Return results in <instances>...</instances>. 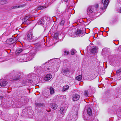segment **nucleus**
I'll list each match as a JSON object with an SVG mask.
<instances>
[{
	"instance_id": "1",
	"label": "nucleus",
	"mask_w": 121,
	"mask_h": 121,
	"mask_svg": "<svg viewBox=\"0 0 121 121\" xmlns=\"http://www.w3.org/2000/svg\"><path fill=\"white\" fill-rule=\"evenodd\" d=\"M35 55V53H34L30 52L26 55H25L23 56L22 58L23 59L22 60H21V59L20 60V61L22 62H25L27 61H30L32 60L34 58V56Z\"/></svg>"
},
{
	"instance_id": "2",
	"label": "nucleus",
	"mask_w": 121,
	"mask_h": 121,
	"mask_svg": "<svg viewBox=\"0 0 121 121\" xmlns=\"http://www.w3.org/2000/svg\"><path fill=\"white\" fill-rule=\"evenodd\" d=\"M69 32V34L73 37H81L83 36V31L82 30H78L74 33L72 31L70 30Z\"/></svg>"
},
{
	"instance_id": "3",
	"label": "nucleus",
	"mask_w": 121,
	"mask_h": 121,
	"mask_svg": "<svg viewBox=\"0 0 121 121\" xmlns=\"http://www.w3.org/2000/svg\"><path fill=\"white\" fill-rule=\"evenodd\" d=\"M73 115L70 114L66 118L67 121H75L78 118V111L76 110L73 112Z\"/></svg>"
},
{
	"instance_id": "4",
	"label": "nucleus",
	"mask_w": 121,
	"mask_h": 121,
	"mask_svg": "<svg viewBox=\"0 0 121 121\" xmlns=\"http://www.w3.org/2000/svg\"><path fill=\"white\" fill-rule=\"evenodd\" d=\"M21 74L19 72L15 71H13L10 74L12 76V78L13 80H18L21 77Z\"/></svg>"
},
{
	"instance_id": "5",
	"label": "nucleus",
	"mask_w": 121,
	"mask_h": 121,
	"mask_svg": "<svg viewBox=\"0 0 121 121\" xmlns=\"http://www.w3.org/2000/svg\"><path fill=\"white\" fill-rule=\"evenodd\" d=\"M27 38L28 41L30 42H33L36 40L35 38V37L33 36L32 35V33L31 32H30L28 33Z\"/></svg>"
},
{
	"instance_id": "6",
	"label": "nucleus",
	"mask_w": 121,
	"mask_h": 121,
	"mask_svg": "<svg viewBox=\"0 0 121 121\" xmlns=\"http://www.w3.org/2000/svg\"><path fill=\"white\" fill-rule=\"evenodd\" d=\"M94 7L93 6H91L88 7L87 9V13L89 15L91 16L92 13L94 11Z\"/></svg>"
},
{
	"instance_id": "7",
	"label": "nucleus",
	"mask_w": 121,
	"mask_h": 121,
	"mask_svg": "<svg viewBox=\"0 0 121 121\" xmlns=\"http://www.w3.org/2000/svg\"><path fill=\"white\" fill-rule=\"evenodd\" d=\"M80 97V96L77 94H74L73 96L72 99L74 101H77L78 100Z\"/></svg>"
},
{
	"instance_id": "8",
	"label": "nucleus",
	"mask_w": 121,
	"mask_h": 121,
	"mask_svg": "<svg viewBox=\"0 0 121 121\" xmlns=\"http://www.w3.org/2000/svg\"><path fill=\"white\" fill-rule=\"evenodd\" d=\"M7 83V82L5 80H0V85L2 87H4L5 86Z\"/></svg>"
},
{
	"instance_id": "9",
	"label": "nucleus",
	"mask_w": 121,
	"mask_h": 121,
	"mask_svg": "<svg viewBox=\"0 0 121 121\" xmlns=\"http://www.w3.org/2000/svg\"><path fill=\"white\" fill-rule=\"evenodd\" d=\"M109 0H102V3L104 5V8H106L108 6L109 3Z\"/></svg>"
},
{
	"instance_id": "10",
	"label": "nucleus",
	"mask_w": 121,
	"mask_h": 121,
	"mask_svg": "<svg viewBox=\"0 0 121 121\" xmlns=\"http://www.w3.org/2000/svg\"><path fill=\"white\" fill-rule=\"evenodd\" d=\"M30 17L29 16H27L25 17L24 18L25 23L27 24H29L30 23V21L29 18Z\"/></svg>"
},
{
	"instance_id": "11",
	"label": "nucleus",
	"mask_w": 121,
	"mask_h": 121,
	"mask_svg": "<svg viewBox=\"0 0 121 121\" xmlns=\"http://www.w3.org/2000/svg\"><path fill=\"white\" fill-rule=\"evenodd\" d=\"M66 109L67 108L66 107H61L60 110V113L62 114H64L66 112Z\"/></svg>"
},
{
	"instance_id": "12",
	"label": "nucleus",
	"mask_w": 121,
	"mask_h": 121,
	"mask_svg": "<svg viewBox=\"0 0 121 121\" xmlns=\"http://www.w3.org/2000/svg\"><path fill=\"white\" fill-rule=\"evenodd\" d=\"M15 40L13 38H10L8 39L6 41V43L8 44H10L13 43H14L15 42Z\"/></svg>"
},
{
	"instance_id": "13",
	"label": "nucleus",
	"mask_w": 121,
	"mask_h": 121,
	"mask_svg": "<svg viewBox=\"0 0 121 121\" xmlns=\"http://www.w3.org/2000/svg\"><path fill=\"white\" fill-rule=\"evenodd\" d=\"M52 77V76L50 74H48L46 75L44 78V80L46 81H47L50 80Z\"/></svg>"
},
{
	"instance_id": "14",
	"label": "nucleus",
	"mask_w": 121,
	"mask_h": 121,
	"mask_svg": "<svg viewBox=\"0 0 121 121\" xmlns=\"http://www.w3.org/2000/svg\"><path fill=\"white\" fill-rule=\"evenodd\" d=\"M98 48L96 46L93 48L91 50V52L93 53H95L97 52Z\"/></svg>"
},
{
	"instance_id": "15",
	"label": "nucleus",
	"mask_w": 121,
	"mask_h": 121,
	"mask_svg": "<svg viewBox=\"0 0 121 121\" xmlns=\"http://www.w3.org/2000/svg\"><path fill=\"white\" fill-rule=\"evenodd\" d=\"M51 105L52 108L54 110L56 109L57 108V105L55 104L51 103Z\"/></svg>"
},
{
	"instance_id": "16",
	"label": "nucleus",
	"mask_w": 121,
	"mask_h": 121,
	"mask_svg": "<svg viewBox=\"0 0 121 121\" xmlns=\"http://www.w3.org/2000/svg\"><path fill=\"white\" fill-rule=\"evenodd\" d=\"M54 69V67H52L51 66H49V67L47 68V70H48V72H52Z\"/></svg>"
},
{
	"instance_id": "17",
	"label": "nucleus",
	"mask_w": 121,
	"mask_h": 121,
	"mask_svg": "<svg viewBox=\"0 0 121 121\" xmlns=\"http://www.w3.org/2000/svg\"><path fill=\"white\" fill-rule=\"evenodd\" d=\"M44 23V21L43 19H41L38 22L39 24L40 25H43Z\"/></svg>"
},
{
	"instance_id": "18",
	"label": "nucleus",
	"mask_w": 121,
	"mask_h": 121,
	"mask_svg": "<svg viewBox=\"0 0 121 121\" xmlns=\"http://www.w3.org/2000/svg\"><path fill=\"white\" fill-rule=\"evenodd\" d=\"M23 51L22 49L18 48L16 50V54L17 55L18 54L20 53H21Z\"/></svg>"
},
{
	"instance_id": "19",
	"label": "nucleus",
	"mask_w": 121,
	"mask_h": 121,
	"mask_svg": "<svg viewBox=\"0 0 121 121\" xmlns=\"http://www.w3.org/2000/svg\"><path fill=\"white\" fill-rule=\"evenodd\" d=\"M76 79L78 81H80L82 78V76L81 75H79L76 78Z\"/></svg>"
},
{
	"instance_id": "20",
	"label": "nucleus",
	"mask_w": 121,
	"mask_h": 121,
	"mask_svg": "<svg viewBox=\"0 0 121 121\" xmlns=\"http://www.w3.org/2000/svg\"><path fill=\"white\" fill-rule=\"evenodd\" d=\"M69 86L68 85L65 86L63 87V91H64L67 90L69 88Z\"/></svg>"
},
{
	"instance_id": "21",
	"label": "nucleus",
	"mask_w": 121,
	"mask_h": 121,
	"mask_svg": "<svg viewBox=\"0 0 121 121\" xmlns=\"http://www.w3.org/2000/svg\"><path fill=\"white\" fill-rule=\"evenodd\" d=\"M6 0H0V4H6L7 3Z\"/></svg>"
},
{
	"instance_id": "22",
	"label": "nucleus",
	"mask_w": 121,
	"mask_h": 121,
	"mask_svg": "<svg viewBox=\"0 0 121 121\" xmlns=\"http://www.w3.org/2000/svg\"><path fill=\"white\" fill-rule=\"evenodd\" d=\"M87 113L89 115H91L92 114V111L91 109L90 108L88 109Z\"/></svg>"
},
{
	"instance_id": "23",
	"label": "nucleus",
	"mask_w": 121,
	"mask_h": 121,
	"mask_svg": "<svg viewBox=\"0 0 121 121\" xmlns=\"http://www.w3.org/2000/svg\"><path fill=\"white\" fill-rule=\"evenodd\" d=\"M50 90L51 95L54 94V91L53 88L52 87H50Z\"/></svg>"
},
{
	"instance_id": "24",
	"label": "nucleus",
	"mask_w": 121,
	"mask_h": 121,
	"mask_svg": "<svg viewBox=\"0 0 121 121\" xmlns=\"http://www.w3.org/2000/svg\"><path fill=\"white\" fill-rule=\"evenodd\" d=\"M47 7L46 6H39L38 8V10H42Z\"/></svg>"
},
{
	"instance_id": "25",
	"label": "nucleus",
	"mask_w": 121,
	"mask_h": 121,
	"mask_svg": "<svg viewBox=\"0 0 121 121\" xmlns=\"http://www.w3.org/2000/svg\"><path fill=\"white\" fill-rule=\"evenodd\" d=\"M69 72V71L67 70H64L62 71V73L64 75H66L67 74V73Z\"/></svg>"
},
{
	"instance_id": "26",
	"label": "nucleus",
	"mask_w": 121,
	"mask_h": 121,
	"mask_svg": "<svg viewBox=\"0 0 121 121\" xmlns=\"http://www.w3.org/2000/svg\"><path fill=\"white\" fill-rule=\"evenodd\" d=\"M35 105L38 106L42 107L44 106L43 103H36Z\"/></svg>"
},
{
	"instance_id": "27",
	"label": "nucleus",
	"mask_w": 121,
	"mask_h": 121,
	"mask_svg": "<svg viewBox=\"0 0 121 121\" xmlns=\"http://www.w3.org/2000/svg\"><path fill=\"white\" fill-rule=\"evenodd\" d=\"M20 7V6H13L11 8V9H17L18 8H19Z\"/></svg>"
},
{
	"instance_id": "28",
	"label": "nucleus",
	"mask_w": 121,
	"mask_h": 121,
	"mask_svg": "<svg viewBox=\"0 0 121 121\" xmlns=\"http://www.w3.org/2000/svg\"><path fill=\"white\" fill-rule=\"evenodd\" d=\"M69 54V51H64V55H67Z\"/></svg>"
},
{
	"instance_id": "29",
	"label": "nucleus",
	"mask_w": 121,
	"mask_h": 121,
	"mask_svg": "<svg viewBox=\"0 0 121 121\" xmlns=\"http://www.w3.org/2000/svg\"><path fill=\"white\" fill-rule=\"evenodd\" d=\"M84 95H85L87 97L88 96V91H84Z\"/></svg>"
},
{
	"instance_id": "30",
	"label": "nucleus",
	"mask_w": 121,
	"mask_h": 121,
	"mask_svg": "<svg viewBox=\"0 0 121 121\" xmlns=\"http://www.w3.org/2000/svg\"><path fill=\"white\" fill-rule=\"evenodd\" d=\"M75 51V50H71V54L72 55H73L74 54V51Z\"/></svg>"
},
{
	"instance_id": "31",
	"label": "nucleus",
	"mask_w": 121,
	"mask_h": 121,
	"mask_svg": "<svg viewBox=\"0 0 121 121\" xmlns=\"http://www.w3.org/2000/svg\"><path fill=\"white\" fill-rule=\"evenodd\" d=\"M65 21L64 20H62L61 21L60 23V24L61 25H63Z\"/></svg>"
},
{
	"instance_id": "32",
	"label": "nucleus",
	"mask_w": 121,
	"mask_h": 121,
	"mask_svg": "<svg viewBox=\"0 0 121 121\" xmlns=\"http://www.w3.org/2000/svg\"><path fill=\"white\" fill-rule=\"evenodd\" d=\"M121 72V70L120 69L117 70L116 72V73L117 74L119 73H120Z\"/></svg>"
},
{
	"instance_id": "33",
	"label": "nucleus",
	"mask_w": 121,
	"mask_h": 121,
	"mask_svg": "<svg viewBox=\"0 0 121 121\" xmlns=\"http://www.w3.org/2000/svg\"><path fill=\"white\" fill-rule=\"evenodd\" d=\"M95 118V117L94 116H92V119H91V121H93L94 119Z\"/></svg>"
},
{
	"instance_id": "34",
	"label": "nucleus",
	"mask_w": 121,
	"mask_h": 121,
	"mask_svg": "<svg viewBox=\"0 0 121 121\" xmlns=\"http://www.w3.org/2000/svg\"><path fill=\"white\" fill-rule=\"evenodd\" d=\"M98 6V4L96 5L95 6V7L96 8H97Z\"/></svg>"
},
{
	"instance_id": "35",
	"label": "nucleus",
	"mask_w": 121,
	"mask_h": 121,
	"mask_svg": "<svg viewBox=\"0 0 121 121\" xmlns=\"http://www.w3.org/2000/svg\"><path fill=\"white\" fill-rule=\"evenodd\" d=\"M69 0H64V1L65 2H67Z\"/></svg>"
},
{
	"instance_id": "36",
	"label": "nucleus",
	"mask_w": 121,
	"mask_h": 121,
	"mask_svg": "<svg viewBox=\"0 0 121 121\" xmlns=\"http://www.w3.org/2000/svg\"><path fill=\"white\" fill-rule=\"evenodd\" d=\"M87 80H91V79L89 78H88Z\"/></svg>"
},
{
	"instance_id": "37",
	"label": "nucleus",
	"mask_w": 121,
	"mask_h": 121,
	"mask_svg": "<svg viewBox=\"0 0 121 121\" xmlns=\"http://www.w3.org/2000/svg\"><path fill=\"white\" fill-rule=\"evenodd\" d=\"M40 44H39V46H40Z\"/></svg>"
},
{
	"instance_id": "38",
	"label": "nucleus",
	"mask_w": 121,
	"mask_h": 121,
	"mask_svg": "<svg viewBox=\"0 0 121 121\" xmlns=\"http://www.w3.org/2000/svg\"><path fill=\"white\" fill-rule=\"evenodd\" d=\"M38 43H37V45H38Z\"/></svg>"
},
{
	"instance_id": "39",
	"label": "nucleus",
	"mask_w": 121,
	"mask_h": 121,
	"mask_svg": "<svg viewBox=\"0 0 121 121\" xmlns=\"http://www.w3.org/2000/svg\"><path fill=\"white\" fill-rule=\"evenodd\" d=\"M29 22V21L27 22Z\"/></svg>"
},
{
	"instance_id": "40",
	"label": "nucleus",
	"mask_w": 121,
	"mask_h": 121,
	"mask_svg": "<svg viewBox=\"0 0 121 121\" xmlns=\"http://www.w3.org/2000/svg\"><path fill=\"white\" fill-rule=\"evenodd\" d=\"M45 96L47 97H48V96Z\"/></svg>"
}]
</instances>
